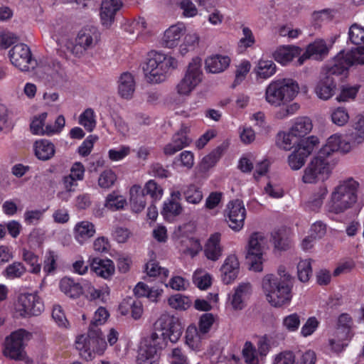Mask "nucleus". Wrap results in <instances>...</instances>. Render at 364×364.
<instances>
[{"label":"nucleus","instance_id":"1","mask_svg":"<svg viewBox=\"0 0 364 364\" xmlns=\"http://www.w3.org/2000/svg\"><path fill=\"white\" fill-rule=\"evenodd\" d=\"M359 183L353 178L340 181L331 192L326 204V211L341 214L351 209L358 200Z\"/></svg>","mask_w":364,"mask_h":364},{"label":"nucleus","instance_id":"2","mask_svg":"<svg viewBox=\"0 0 364 364\" xmlns=\"http://www.w3.org/2000/svg\"><path fill=\"white\" fill-rule=\"evenodd\" d=\"M278 279L274 274L265 275L262 280V290L267 301L274 307H282L290 304L292 299V277L286 275Z\"/></svg>","mask_w":364,"mask_h":364},{"label":"nucleus","instance_id":"3","mask_svg":"<svg viewBox=\"0 0 364 364\" xmlns=\"http://www.w3.org/2000/svg\"><path fill=\"white\" fill-rule=\"evenodd\" d=\"M178 60L159 52H151L143 68L147 82L158 84L166 80L172 70L177 68Z\"/></svg>","mask_w":364,"mask_h":364},{"label":"nucleus","instance_id":"4","mask_svg":"<svg viewBox=\"0 0 364 364\" xmlns=\"http://www.w3.org/2000/svg\"><path fill=\"white\" fill-rule=\"evenodd\" d=\"M298 83L290 78H283L272 81L265 90V100L269 105L279 107L291 101L298 94Z\"/></svg>","mask_w":364,"mask_h":364},{"label":"nucleus","instance_id":"5","mask_svg":"<svg viewBox=\"0 0 364 364\" xmlns=\"http://www.w3.org/2000/svg\"><path fill=\"white\" fill-rule=\"evenodd\" d=\"M107 343L100 328H89L87 335H80L75 341L76 349L85 360H91L95 355H102L107 348Z\"/></svg>","mask_w":364,"mask_h":364},{"label":"nucleus","instance_id":"6","mask_svg":"<svg viewBox=\"0 0 364 364\" xmlns=\"http://www.w3.org/2000/svg\"><path fill=\"white\" fill-rule=\"evenodd\" d=\"M202 60L194 58L188 63L184 75L176 87L181 96H188L203 81Z\"/></svg>","mask_w":364,"mask_h":364},{"label":"nucleus","instance_id":"7","mask_svg":"<svg viewBox=\"0 0 364 364\" xmlns=\"http://www.w3.org/2000/svg\"><path fill=\"white\" fill-rule=\"evenodd\" d=\"M343 73V71H341V69L335 63L332 65L325 67L314 88L316 96L325 101L331 99L336 90V82L333 76Z\"/></svg>","mask_w":364,"mask_h":364},{"label":"nucleus","instance_id":"8","mask_svg":"<svg viewBox=\"0 0 364 364\" xmlns=\"http://www.w3.org/2000/svg\"><path fill=\"white\" fill-rule=\"evenodd\" d=\"M31 334L24 329H18L7 336L4 341L3 353L10 359L21 360L25 357V341L30 339Z\"/></svg>","mask_w":364,"mask_h":364},{"label":"nucleus","instance_id":"9","mask_svg":"<svg viewBox=\"0 0 364 364\" xmlns=\"http://www.w3.org/2000/svg\"><path fill=\"white\" fill-rule=\"evenodd\" d=\"M331 174L329 163L326 159L318 154L314 157L304 170L302 181L305 183L324 181Z\"/></svg>","mask_w":364,"mask_h":364},{"label":"nucleus","instance_id":"10","mask_svg":"<svg viewBox=\"0 0 364 364\" xmlns=\"http://www.w3.org/2000/svg\"><path fill=\"white\" fill-rule=\"evenodd\" d=\"M267 240L262 233L255 232L251 235L249 244L247 259L250 264V269L255 272L262 271L264 262L263 255Z\"/></svg>","mask_w":364,"mask_h":364},{"label":"nucleus","instance_id":"11","mask_svg":"<svg viewBox=\"0 0 364 364\" xmlns=\"http://www.w3.org/2000/svg\"><path fill=\"white\" fill-rule=\"evenodd\" d=\"M16 311L22 317H30L40 315L44 305L36 292L22 293L16 304Z\"/></svg>","mask_w":364,"mask_h":364},{"label":"nucleus","instance_id":"12","mask_svg":"<svg viewBox=\"0 0 364 364\" xmlns=\"http://www.w3.org/2000/svg\"><path fill=\"white\" fill-rule=\"evenodd\" d=\"M47 116V112H42L33 118L30 128L33 134L51 136L62 131L65 124V117L63 115H59L53 124H48L45 126Z\"/></svg>","mask_w":364,"mask_h":364},{"label":"nucleus","instance_id":"13","mask_svg":"<svg viewBox=\"0 0 364 364\" xmlns=\"http://www.w3.org/2000/svg\"><path fill=\"white\" fill-rule=\"evenodd\" d=\"M9 54L11 63L21 71H29L36 65L29 47L24 43L15 45Z\"/></svg>","mask_w":364,"mask_h":364},{"label":"nucleus","instance_id":"14","mask_svg":"<svg viewBox=\"0 0 364 364\" xmlns=\"http://www.w3.org/2000/svg\"><path fill=\"white\" fill-rule=\"evenodd\" d=\"M225 216L228 220L229 227L234 231H240L244 226L246 210L242 202L235 200L228 203Z\"/></svg>","mask_w":364,"mask_h":364},{"label":"nucleus","instance_id":"15","mask_svg":"<svg viewBox=\"0 0 364 364\" xmlns=\"http://www.w3.org/2000/svg\"><path fill=\"white\" fill-rule=\"evenodd\" d=\"M354 148L349 136L345 138L336 134L329 136L324 146L320 149L318 154L324 159L336 151L348 153Z\"/></svg>","mask_w":364,"mask_h":364},{"label":"nucleus","instance_id":"16","mask_svg":"<svg viewBox=\"0 0 364 364\" xmlns=\"http://www.w3.org/2000/svg\"><path fill=\"white\" fill-rule=\"evenodd\" d=\"M334 63L345 73L352 65L364 64V46L350 51H341L334 58Z\"/></svg>","mask_w":364,"mask_h":364},{"label":"nucleus","instance_id":"17","mask_svg":"<svg viewBox=\"0 0 364 364\" xmlns=\"http://www.w3.org/2000/svg\"><path fill=\"white\" fill-rule=\"evenodd\" d=\"M252 287L248 282L239 284L232 293L228 294L226 307L233 311H240L245 306V301L251 294Z\"/></svg>","mask_w":364,"mask_h":364},{"label":"nucleus","instance_id":"18","mask_svg":"<svg viewBox=\"0 0 364 364\" xmlns=\"http://www.w3.org/2000/svg\"><path fill=\"white\" fill-rule=\"evenodd\" d=\"M160 328L164 331L171 343H176L182 335L183 326L178 317L171 315H163L158 321Z\"/></svg>","mask_w":364,"mask_h":364},{"label":"nucleus","instance_id":"19","mask_svg":"<svg viewBox=\"0 0 364 364\" xmlns=\"http://www.w3.org/2000/svg\"><path fill=\"white\" fill-rule=\"evenodd\" d=\"M122 0H102L100 16L102 25L109 28L115 21L117 14L122 9Z\"/></svg>","mask_w":364,"mask_h":364},{"label":"nucleus","instance_id":"20","mask_svg":"<svg viewBox=\"0 0 364 364\" xmlns=\"http://www.w3.org/2000/svg\"><path fill=\"white\" fill-rule=\"evenodd\" d=\"M100 40V33L95 26H87L82 28L76 38L77 46L84 50L94 48Z\"/></svg>","mask_w":364,"mask_h":364},{"label":"nucleus","instance_id":"21","mask_svg":"<svg viewBox=\"0 0 364 364\" xmlns=\"http://www.w3.org/2000/svg\"><path fill=\"white\" fill-rule=\"evenodd\" d=\"M328 53V48L326 42L322 39H317L306 47V51L297 60L298 65H301L309 58L321 60L327 55Z\"/></svg>","mask_w":364,"mask_h":364},{"label":"nucleus","instance_id":"22","mask_svg":"<svg viewBox=\"0 0 364 364\" xmlns=\"http://www.w3.org/2000/svg\"><path fill=\"white\" fill-rule=\"evenodd\" d=\"M240 263L235 255H228L220 267V277L225 284H231L237 278Z\"/></svg>","mask_w":364,"mask_h":364},{"label":"nucleus","instance_id":"23","mask_svg":"<svg viewBox=\"0 0 364 364\" xmlns=\"http://www.w3.org/2000/svg\"><path fill=\"white\" fill-rule=\"evenodd\" d=\"M186 132L187 128L182 127L178 132L173 135L171 141L164 148L165 155H173L191 144V139L187 136Z\"/></svg>","mask_w":364,"mask_h":364},{"label":"nucleus","instance_id":"24","mask_svg":"<svg viewBox=\"0 0 364 364\" xmlns=\"http://www.w3.org/2000/svg\"><path fill=\"white\" fill-rule=\"evenodd\" d=\"M185 33L186 26L184 24L178 23L172 25L165 31L161 43L163 46L168 48H175L178 45Z\"/></svg>","mask_w":364,"mask_h":364},{"label":"nucleus","instance_id":"25","mask_svg":"<svg viewBox=\"0 0 364 364\" xmlns=\"http://www.w3.org/2000/svg\"><path fill=\"white\" fill-rule=\"evenodd\" d=\"M96 232L95 225L88 221L82 220L77 222L73 230V237L75 241L82 245L86 243Z\"/></svg>","mask_w":364,"mask_h":364},{"label":"nucleus","instance_id":"26","mask_svg":"<svg viewBox=\"0 0 364 364\" xmlns=\"http://www.w3.org/2000/svg\"><path fill=\"white\" fill-rule=\"evenodd\" d=\"M220 240L221 235L218 232L212 234L208 239L204 247V254L208 259L215 262L222 256L223 248Z\"/></svg>","mask_w":364,"mask_h":364},{"label":"nucleus","instance_id":"27","mask_svg":"<svg viewBox=\"0 0 364 364\" xmlns=\"http://www.w3.org/2000/svg\"><path fill=\"white\" fill-rule=\"evenodd\" d=\"M90 269L104 279L109 278L114 272L113 262L109 259L94 257L90 262Z\"/></svg>","mask_w":364,"mask_h":364},{"label":"nucleus","instance_id":"28","mask_svg":"<svg viewBox=\"0 0 364 364\" xmlns=\"http://www.w3.org/2000/svg\"><path fill=\"white\" fill-rule=\"evenodd\" d=\"M301 54V48L295 46H282L273 53L274 59L282 65L289 63Z\"/></svg>","mask_w":364,"mask_h":364},{"label":"nucleus","instance_id":"29","mask_svg":"<svg viewBox=\"0 0 364 364\" xmlns=\"http://www.w3.org/2000/svg\"><path fill=\"white\" fill-rule=\"evenodd\" d=\"M134 76L129 73H122L118 80V94L125 100H131L135 91Z\"/></svg>","mask_w":364,"mask_h":364},{"label":"nucleus","instance_id":"30","mask_svg":"<svg viewBox=\"0 0 364 364\" xmlns=\"http://www.w3.org/2000/svg\"><path fill=\"white\" fill-rule=\"evenodd\" d=\"M129 202L132 211L136 213L141 212L145 208V193L140 185L134 184L130 188Z\"/></svg>","mask_w":364,"mask_h":364},{"label":"nucleus","instance_id":"31","mask_svg":"<svg viewBox=\"0 0 364 364\" xmlns=\"http://www.w3.org/2000/svg\"><path fill=\"white\" fill-rule=\"evenodd\" d=\"M230 59L227 55H215L205 60V68L212 73H219L227 69Z\"/></svg>","mask_w":364,"mask_h":364},{"label":"nucleus","instance_id":"32","mask_svg":"<svg viewBox=\"0 0 364 364\" xmlns=\"http://www.w3.org/2000/svg\"><path fill=\"white\" fill-rule=\"evenodd\" d=\"M119 309L122 315H127L131 312L134 319L141 317L143 313V306L140 301L129 297L124 299L119 305Z\"/></svg>","mask_w":364,"mask_h":364},{"label":"nucleus","instance_id":"33","mask_svg":"<svg viewBox=\"0 0 364 364\" xmlns=\"http://www.w3.org/2000/svg\"><path fill=\"white\" fill-rule=\"evenodd\" d=\"M34 151L38 159L46 161L54 156L55 149L52 142L46 139H41L35 142Z\"/></svg>","mask_w":364,"mask_h":364},{"label":"nucleus","instance_id":"34","mask_svg":"<svg viewBox=\"0 0 364 364\" xmlns=\"http://www.w3.org/2000/svg\"><path fill=\"white\" fill-rule=\"evenodd\" d=\"M159 354L152 346H141L137 356L138 364H159Z\"/></svg>","mask_w":364,"mask_h":364},{"label":"nucleus","instance_id":"35","mask_svg":"<svg viewBox=\"0 0 364 364\" xmlns=\"http://www.w3.org/2000/svg\"><path fill=\"white\" fill-rule=\"evenodd\" d=\"M134 294L138 297H146L152 302H156L161 296L162 289L149 287L143 282H139L134 289Z\"/></svg>","mask_w":364,"mask_h":364},{"label":"nucleus","instance_id":"36","mask_svg":"<svg viewBox=\"0 0 364 364\" xmlns=\"http://www.w3.org/2000/svg\"><path fill=\"white\" fill-rule=\"evenodd\" d=\"M168 341V337L165 335L164 331L161 328H156L155 331L151 333L150 336L146 339L144 345L155 347L157 353H159V350L167 346Z\"/></svg>","mask_w":364,"mask_h":364},{"label":"nucleus","instance_id":"37","mask_svg":"<svg viewBox=\"0 0 364 364\" xmlns=\"http://www.w3.org/2000/svg\"><path fill=\"white\" fill-rule=\"evenodd\" d=\"M60 289L70 298L78 297L82 293V287L70 277H64L60 280Z\"/></svg>","mask_w":364,"mask_h":364},{"label":"nucleus","instance_id":"38","mask_svg":"<svg viewBox=\"0 0 364 364\" xmlns=\"http://www.w3.org/2000/svg\"><path fill=\"white\" fill-rule=\"evenodd\" d=\"M311 120L308 117H299L296 119L290 129L297 139L307 135L312 129Z\"/></svg>","mask_w":364,"mask_h":364},{"label":"nucleus","instance_id":"39","mask_svg":"<svg viewBox=\"0 0 364 364\" xmlns=\"http://www.w3.org/2000/svg\"><path fill=\"white\" fill-rule=\"evenodd\" d=\"M204 336L195 326H189L186 332V343L192 350H198Z\"/></svg>","mask_w":364,"mask_h":364},{"label":"nucleus","instance_id":"40","mask_svg":"<svg viewBox=\"0 0 364 364\" xmlns=\"http://www.w3.org/2000/svg\"><path fill=\"white\" fill-rule=\"evenodd\" d=\"M183 210L181 203L173 200L164 201L161 214L166 220L172 221L173 218L179 215Z\"/></svg>","mask_w":364,"mask_h":364},{"label":"nucleus","instance_id":"41","mask_svg":"<svg viewBox=\"0 0 364 364\" xmlns=\"http://www.w3.org/2000/svg\"><path fill=\"white\" fill-rule=\"evenodd\" d=\"M183 196L187 203L194 205L200 203L203 198L202 191L195 184L186 186L183 188Z\"/></svg>","mask_w":364,"mask_h":364},{"label":"nucleus","instance_id":"42","mask_svg":"<svg viewBox=\"0 0 364 364\" xmlns=\"http://www.w3.org/2000/svg\"><path fill=\"white\" fill-rule=\"evenodd\" d=\"M242 356L246 364H260L263 360L259 355L256 347L250 341L245 343Z\"/></svg>","mask_w":364,"mask_h":364},{"label":"nucleus","instance_id":"43","mask_svg":"<svg viewBox=\"0 0 364 364\" xmlns=\"http://www.w3.org/2000/svg\"><path fill=\"white\" fill-rule=\"evenodd\" d=\"M276 70L277 67L273 61L260 60L255 68V73L257 77L262 79H267L274 75Z\"/></svg>","mask_w":364,"mask_h":364},{"label":"nucleus","instance_id":"44","mask_svg":"<svg viewBox=\"0 0 364 364\" xmlns=\"http://www.w3.org/2000/svg\"><path fill=\"white\" fill-rule=\"evenodd\" d=\"M354 131L348 136L354 147L364 141V117L358 116L353 125Z\"/></svg>","mask_w":364,"mask_h":364},{"label":"nucleus","instance_id":"45","mask_svg":"<svg viewBox=\"0 0 364 364\" xmlns=\"http://www.w3.org/2000/svg\"><path fill=\"white\" fill-rule=\"evenodd\" d=\"M297 142L298 139L293 134L291 130L289 132H283L278 133L276 139L277 145L287 151L290 150Z\"/></svg>","mask_w":364,"mask_h":364},{"label":"nucleus","instance_id":"46","mask_svg":"<svg viewBox=\"0 0 364 364\" xmlns=\"http://www.w3.org/2000/svg\"><path fill=\"white\" fill-rule=\"evenodd\" d=\"M353 325V320L348 314H342L338 318L336 335L341 334V338H348L350 330Z\"/></svg>","mask_w":364,"mask_h":364},{"label":"nucleus","instance_id":"47","mask_svg":"<svg viewBox=\"0 0 364 364\" xmlns=\"http://www.w3.org/2000/svg\"><path fill=\"white\" fill-rule=\"evenodd\" d=\"M184 36L183 43L179 46V53L185 55L190 50L194 49L199 43V36L196 32H188Z\"/></svg>","mask_w":364,"mask_h":364},{"label":"nucleus","instance_id":"48","mask_svg":"<svg viewBox=\"0 0 364 364\" xmlns=\"http://www.w3.org/2000/svg\"><path fill=\"white\" fill-rule=\"evenodd\" d=\"M26 272V269L21 262H14L5 268L2 274L6 279H15L21 277Z\"/></svg>","mask_w":364,"mask_h":364},{"label":"nucleus","instance_id":"49","mask_svg":"<svg viewBox=\"0 0 364 364\" xmlns=\"http://www.w3.org/2000/svg\"><path fill=\"white\" fill-rule=\"evenodd\" d=\"M79 124L89 132H92L96 127V115L92 108L86 109L79 117Z\"/></svg>","mask_w":364,"mask_h":364},{"label":"nucleus","instance_id":"50","mask_svg":"<svg viewBox=\"0 0 364 364\" xmlns=\"http://www.w3.org/2000/svg\"><path fill=\"white\" fill-rule=\"evenodd\" d=\"M298 278L301 282H306L312 275L311 262L309 259H301L297 265Z\"/></svg>","mask_w":364,"mask_h":364},{"label":"nucleus","instance_id":"51","mask_svg":"<svg viewBox=\"0 0 364 364\" xmlns=\"http://www.w3.org/2000/svg\"><path fill=\"white\" fill-rule=\"evenodd\" d=\"M328 193L326 186L320 187L318 191L311 196L309 201V208L314 211H317L323 205L324 198Z\"/></svg>","mask_w":364,"mask_h":364},{"label":"nucleus","instance_id":"52","mask_svg":"<svg viewBox=\"0 0 364 364\" xmlns=\"http://www.w3.org/2000/svg\"><path fill=\"white\" fill-rule=\"evenodd\" d=\"M143 190L154 200H159L164 194V189L154 180L148 181Z\"/></svg>","mask_w":364,"mask_h":364},{"label":"nucleus","instance_id":"53","mask_svg":"<svg viewBox=\"0 0 364 364\" xmlns=\"http://www.w3.org/2000/svg\"><path fill=\"white\" fill-rule=\"evenodd\" d=\"M193 281L200 289H206L211 284V277L202 269H198L193 274Z\"/></svg>","mask_w":364,"mask_h":364},{"label":"nucleus","instance_id":"54","mask_svg":"<svg viewBox=\"0 0 364 364\" xmlns=\"http://www.w3.org/2000/svg\"><path fill=\"white\" fill-rule=\"evenodd\" d=\"M306 158V155L296 148L288 157L289 166L292 170H299L304 165Z\"/></svg>","mask_w":364,"mask_h":364},{"label":"nucleus","instance_id":"55","mask_svg":"<svg viewBox=\"0 0 364 364\" xmlns=\"http://www.w3.org/2000/svg\"><path fill=\"white\" fill-rule=\"evenodd\" d=\"M168 304L178 310H186L191 306V300L188 297L177 294L169 297Z\"/></svg>","mask_w":364,"mask_h":364},{"label":"nucleus","instance_id":"56","mask_svg":"<svg viewBox=\"0 0 364 364\" xmlns=\"http://www.w3.org/2000/svg\"><path fill=\"white\" fill-rule=\"evenodd\" d=\"M117 181V175L110 170L102 171L98 178V185L100 188L107 189L111 188Z\"/></svg>","mask_w":364,"mask_h":364},{"label":"nucleus","instance_id":"57","mask_svg":"<svg viewBox=\"0 0 364 364\" xmlns=\"http://www.w3.org/2000/svg\"><path fill=\"white\" fill-rule=\"evenodd\" d=\"M167 358L170 364H189L187 355L179 348L171 349Z\"/></svg>","mask_w":364,"mask_h":364},{"label":"nucleus","instance_id":"58","mask_svg":"<svg viewBox=\"0 0 364 364\" xmlns=\"http://www.w3.org/2000/svg\"><path fill=\"white\" fill-rule=\"evenodd\" d=\"M296 357L291 350H284L275 354L272 359V364H295Z\"/></svg>","mask_w":364,"mask_h":364},{"label":"nucleus","instance_id":"59","mask_svg":"<svg viewBox=\"0 0 364 364\" xmlns=\"http://www.w3.org/2000/svg\"><path fill=\"white\" fill-rule=\"evenodd\" d=\"M318 139L316 136H311L304 140H301L298 144L297 149L301 151L306 157L314 151V148L318 145Z\"/></svg>","mask_w":364,"mask_h":364},{"label":"nucleus","instance_id":"60","mask_svg":"<svg viewBox=\"0 0 364 364\" xmlns=\"http://www.w3.org/2000/svg\"><path fill=\"white\" fill-rule=\"evenodd\" d=\"M146 272L149 277H161L166 279L168 276V270L161 268L156 262L151 261L146 264Z\"/></svg>","mask_w":364,"mask_h":364},{"label":"nucleus","instance_id":"61","mask_svg":"<svg viewBox=\"0 0 364 364\" xmlns=\"http://www.w3.org/2000/svg\"><path fill=\"white\" fill-rule=\"evenodd\" d=\"M242 36L239 41L238 46L240 48L245 50L255 43V38L250 28L242 26Z\"/></svg>","mask_w":364,"mask_h":364},{"label":"nucleus","instance_id":"62","mask_svg":"<svg viewBox=\"0 0 364 364\" xmlns=\"http://www.w3.org/2000/svg\"><path fill=\"white\" fill-rule=\"evenodd\" d=\"M131 152L129 146L121 145L115 149H111L108 151L109 159L112 161H119L123 160Z\"/></svg>","mask_w":364,"mask_h":364},{"label":"nucleus","instance_id":"63","mask_svg":"<svg viewBox=\"0 0 364 364\" xmlns=\"http://www.w3.org/2000/svg\"><path fill=\"white\" fill-rule=\"evenodd\" d=\"M348 36L350 41L354 44L364 43V28L354 23L349 28Z\"/></svg>","mask_w":364,"mask_h":364},{"label":"nucleus","instance_id":"64","mask_svg":"<svg viewBox=\"0 0 364 364\" xmlns=\"http://www.w3.org/2000/svg\"><path fill=\"white\" fill-rule=\"evenodd\" d=\"M255 162L256 161L254 154H244L239 160L238 168L243 173H250L254 168Z\"/></svg>","mask_w":364,"mask_h":364}]
</instances>
